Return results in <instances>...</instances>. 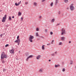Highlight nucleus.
Returning a JSON list of instances; mask_svg holds the SVG:
<instances>
[{
    "label": "nucleus",
    "mask_w": 76,
    "mask_h": 76,
    "mask_svg": "<svg viewBox=\"0 0 76 76\" xmlns=\"http://www.w3.org/2000/svg\"><path fill=\"white\" fill-rule=\"evenodd\" d=\"M19 36H18L17 37V40H16L15 41V42H17V43H18V45H19V43H20V40L19 39Z\"/></svg>",
    "instance_id": "nucleus-1"
},
{
    "label": "nucleus",
    "mask_w": 76,
    "mask_h": 76,
    "mask_svg": "<svg viewBox=\"0 0 76 76\" xmlns=\"http://www.w3.org/2000/svg\"><path fill=\"white\" fill-rule=\"evenodd\" d=\"M34 38V36H32L31 35H30V37H29V41L31 42H32L33 41L32 40Z\"/></svg>",
    "instance_id": "nucleus-2"
},
{
    "label": "nucleus",
    "mask_w": 76,
    "mask_h": 76,
    "mask_svg": "<svg viewBox=\"0 0 76 76\" xmlns=\"http://www.w3.org/2000/svg\"><path fill=\"white\" fill-rule=\"evenodd\" d=\"M62 33H61V35H63V34H65V32H66V30H65V29L64 28H62L61 29Z\"/></svg>",
    "instance_id": "nucleus-3"
},
{
    "label": "nucleus",
    "mask_w": 76,
    "mask_h": 76,
    "mask_svg": "<svg viewBox=\"0 0 76 76\" xmlns=\"http://www.w3.org/2000/svg\"><path fill=\"white\" fill-rule=\"evenodd\" d=\"M74 8H75V7H74V6H73V4H72L70 6L71 10H72V11H73V10H74Z\"/></svg>",
    "instance_id": "nucleus-4"
},
{
    "label": "nucleus",
    "mask_w": 76,
    "mask_h": 76,
    "mask_svg": "<svg viewBox=\"0 0 76 76\" xmlns=\"http://www.w3.org/2000/svg\"><path fill=\"white\" fill-rule=\"evenodd\" d=\"M4 55V52H2L1 55V59H3V56Z\"/></svg>",
    "instance_id": "nucleus-5"
},
{
    "label": "nucleus",
    "mask_w": 76,
    "mask_h": 76,
    "mask_svg": "<svg viewBox=\"0 0 76 76\" xmlns=\"http://www.w3.org/2000/svg\"><path fill=\"white\" fill-rule=\"evenodd\" d=\"M10 53H11V54H14V50H13V49H12V50H10Z\"/></svg>",
    "instance_id": "nucleus-6"
},
{
    "label": "nucleus",
    "mask_w": 76,
    "mask_h": 76,
    "mask_svg": "<svg viewBox=\"0 0 76 76\" xmlns=\"http://www.w3.org/2000/svg\"><path fill=\"white\" fill-rule=\"evenodd\" d=\"M41 58V55H38L37 57V59L39 60Z\"/></svg>",
    "instance_id": "nucleus-7"
},
{
    "label": "nucleus",
    "mask_w": 76,
    "mask_h": 76,
    "mask_svg": "<svg viewBox=\"0 0 76 76\" xmlns=\"http://www.w3.org/2000/svg\"><path fill=\"white\" fill-rule=\"evenodd\" d=\"M5 21H6V19H4V17L3 18V19L2 20V22H5Z\"/></svg>",
    "instance_id": "nucleus-8"
},
{
    "label": "nucleus",
    "mask_w": 76,
    "mask_h": 76,
    "mask_svg": "<svg viewBox=\"0 0 76 76\" xmlns=\"http://www.w3.org/2000/svg\"><path fill=\"white\" fill-rule=\"evenodd\" d=\"M3 59L4 58H7V56H6V55L5 54L4 55H3Z\"/></svg>",
    "instance_id": "nucleus-9"
},
{
    "label": "nucleus",
    "mask_w": 76,
    "mask_h": 76,
    "mask_svg": "<svg viewBox=\"0 0 76 76\" xmlns=\"http://www.w3.org/2000/svg\"><path fill=\"white\" fill-rule=\"evenodd\" d=\"M60 65L59 64H57V65H55V67L56 68L58 67H60Z\"/></svg>",
    "instance_id": "nucleus-10"
},
{
    "label": "nucleus",
    "mask_w": 76,
    "mask_h": 76,
    "mask_svg": "<svg viewBox=\"0 0 76 76\" xmlns=\"http://www.w3.org/2000/svg\"><path fill=\"white\" fill-rule=\"evenodd\" d=\"M58 0H56V2L55 4V5H57V3H58Z\"/></svg>",
    "instance_id": "nucleus-11"
},
{
    "label": "nucleus",
    "mask_w": 76,
    "mask_h": 76,
    "mask_svg": "<svg viewBox=\"0 0 76 76\" xmlns=\"http://www.w3.org/2000/svg\"><path fill=\"white\" fill-rule=\"evenodd\" d=\"M44 47H45V45H43L42 46V50H45V48H44Z\"/></svg>",
    "instance_id": "nucleus-12"
},
{
    "label": "nucleus",
    "mask_w": 76,
    "mask_h": 76,
    "mask_svg": "<svg viewBox=\"0 0 76 76\" xmlns=\"http://www.w3.org/2000/svg\"><path fill=\"white\" fill-rule=\"evenodd\" d=\"M8 19L9 20H12V18H11V17H10V16H9V17Z\"/></svg>",
    "instance_id": "nucleus-13"
},
{
    "label": "nucleus",
    "mask_w": 76,
    "mask_h": 76,
    "mask_svg": "<svg viewBox=\"0 0 76 76\" xmlns=\"http://www.w3.org/2000/svg\"><path fill=\"white\" fill-rule=\"evenodd\" d=\"M64 37H61V40H62V41H64Z\"/></svg>",
    "instance_id": "nucleus-14"
},
{
    "label": "nucleus",
    "mask_w": 76,
    "mask_h": 76,
    "mask_svg": "<svg viewBox=\"0 0 76 76\" xmlns=\"http://www.w3.org/2000/svg\"><path fill=\"white\" fill-rule=\"evenodd\" d=\"M18 15L19 16H20V15H22V13H21L20 12H19L18 13Z\"/></svg>",
    "instance_id": "nucleus-15"
},
{
    "label": "nucleus",
    "mask_w": 76,
    "mask_h": 76,
    "mask_svg": "<svg viewBox=\"0 0 76 76\" xmlns=\"http://www.w3.org/2000/svg\"><path fill=\"white\" fill-rule=\"evenodd\" d=\"M4 18L5 19H6L7 18V15H5L4 17Z\"/></svg>",
    "instance_id": "nucleus-16"
},
{
    "label": "nucleus",
    "mask_w": 76,
    "mask_h": 76,
    "mask_svg": "<svg viewBox=\"0 0 76 76\" xmlns=\"http://www.w3.org/2000/svg\"><path fill=\"white\" fill-rule=\"evenodd\" d=\"M36 37H38V36H39V35L38 34V33L37 32L36 34Z\"/></svg>",
    "instance_id": "nucleus-17"
},
{
    "label": "nucleus",
    "mask_w": 76,
    "mask_h": 76,
    "mask_svg": "<svg viewBox=\"0 0 76 76\" xmlns=\"http://www.w3.org/2000/svg\"><path fill=\"white\" fill-rule=\"evenodd\" d=\"M64 1L65 2V3H68V0H64Z\"/></svg>",
    "instance_id": "nucleus-18"
},
{
    "label": "nucleus",
    "mask_w": 76,
    "mask_h": 76,
    "mask_svg": "<svg viewBox=\"0 0 76 76\" xmlns=\"http://www.w3.org/2000/svg\"><path fill=\"white\" fill-rule=\"evenodd\" d=\"M33 57V55H30L29 56V58H32Z\"/></svg>",
    "instance_id": "nucleus-19"
},
{
    "label": "nucleus",
    "mask_w": 76,
    "mask_h": 76,
    "mask_svg": "<svg viewBox=\"0 0 76 76\" xmlns=\"http://www.w3.org/2000/svg\"><path fill=\"white\" fill-rule=\"evenodd\" d=\"M55 21V19H53L52 20H51V22H54Z\"/></svg>",
    "instance_id": "nucleus-20"
},
{
    "label": "nucleus",
    "mask_w": 76,
    "mask_h": 76,
    "mask_svg": "<svg viewBox=\"0 0 76 76\" xmlns=\"http://www.w3.org/2000/svg\"><path fill=\"white\" fill-rule=\"evenodd\" d=\"M34 6H37V2H34Z\"/></svg>",
    "instance_id": "nucleus-21"
},
{
    "label": "nucleus",
    "mask_w": 76,
    "mask_h": 76,
    "mask_svg": "<svg viewBox=\"0 0 76 76\" xmlns=\"http://www.w3.org/2000/svg\"><path fill=\"white\" fill-rule=\"evenodd\" d=\"M53 6V2H52L50 4V6L52 7Z\"/></svg>",
    "instance_id": "nucleus-22"
},
{
    "label": "nucleus",
    "mask_w": 76,
    "mask_h": 76,
    "mask_svg": "<svg viewBox=\"0 0 76 76\" xmlns=\"http://www.w3.org/2000/svg\"><path fill=\"white\" fill-rule=\"evenodd\" d=\"M39 28H36V31H39Z\"/></svg>",
    "instance_id": "nucleus-23"
},
{
    "label": "nucleus",
    "mask_w": 76,
    "mask_h": 76,
    "mask_svg": "<svg viewBox=\"0 0 76 76\" xmlns=\"http://www.w3.org/2000/svg\"><path fill=\"white\" fill-rule=\"evenodd\" d=\"M39 72H42V69H40L39 71Z\"/></svg>",
    "instance_id": "nucleus-24"
},
{
    "label": "nucleus",
    "mask_w": 76,
    "mask_h": 76,
    "mask_svg": "<svg viewBox=\"0 0 76 76\" xmlns=\"http://www.w3.org/2000/svg\"><path fill=\"white\" fill-rule=\"evenodd\" d=\"M50 35H53V32L51 31L50 32Z\"/></svg>",
    "instance_id": "nucleus-25"
},
{
    "label": "nucleus",
    "mask_w": 76,
    "mask_h": 76,
    "mask_svg": "<svg viewBox=\"0 0 76 76\" xmlns=\"http://www.w3.org/2000/svg\"><path fill=\"white\" fill-rule=\"evenodd\" d=\"M55 55V54H54V53H53L52 54H51V56H54Z\"/></svg>",
    "instance_id": "nucleus-26"
},
{
    "label": "nucleus",
    "mask_w": 76,
    "mask_h": 76,
    "mask_svg": "<svg viewBox=\"0 0 76 76\" xmlns=\"http://www.w3.org/2000/svg\"><path fill=\"white\" fill-rule=\"evenodd\" d=\"M8 46H9V45L7 44L5 45V47H8Z\"/></svg>",
    "instance_id": "nucleus-27"
},
{
    "label": "nucleus",
    "mask_w": 76,
    "mask_h": 76,
    "mask_svg": "<svg viewBox=\"0 0 76 76\" xmlns=\"http://www.w3.org/2000/svg\"><path fill=\"white\" fill-rule=\"evenodd\" d=\"M28 60H29V57H28L26 59V61H28Z\"/></svg>",
    "instance_id": "nucleus-28"
},
{
    "label": "nucleus",
    "mask_w": 76,
    "mask_h": 76,
    "mask_svg": "<svg viewBox=\"0 0 76 76\" xmlns=\"http://www.w3.org/2000/svg\"><path fill=\"white\" fill-rule=\"evenodd\" d=\"M20 3H21V1H20V2H19L18 3V5H19V4H20Z\"/></svg>",
    "instance_id": "nucleus-29"
},
{
    "label": "nucleus",
    "mask_w": 76,
    "mask_h": 76,
    "mask_svg": "<svg viewBox=\"0 0 76 76\" xmlns=\"http://www.w3.org/2000/svg\"><path fill=\"white\" fill-rule=\"evenodd\" d=\"M61 44H62V42H60L59 43V45H61Z\"/></svg>",
    "instance_id": "nucleus-30"
},
{
    "label": "nucleus",
    "mask_w": 76,
    "mask_h": 76,
    "mask_svg": "<svg viewBox=\"0 0 76 76\" xmlns=\"http://www.w3.org/2000/svg\"><path fill=\"white\" fill-rule=\"evenodd\" d=\"M15 6H18V4H17V3H15Z\"/></svg>",
    "instance_id": "nucleus-31"
},
{
    "label": "nucleus",
    "mask_w": 76,
    "mask_h": 76,
    "mask_svg": "<svg viewBox=\"0 0 76 76\" xmlns=\"http://www.w3.org/2000/svg\"><path fill=\"white\" fill-rule=\"evenodd\" d=\"M3 72H4L5 71H6V69H3Z\"/></svg>",
    "instance_id": "nucleus-32"
},
{
    "label": "nucleus",
    "mask_w": 76,
    "mask_h": 76,
    "mask_svg": "<svg viewBox=\"0 0 76 76\" xmlns=\"http://www.w3.org/2000/svg\"><path fill=\"white\" fill-rule=\"evenodd\" d=\"M23 19V17H22L21 18V21H22V20Z\"/></svg>",
    "instance_id": "nucleus-33"
},
{
    "label": "nucleus",
    "mask_w": 76,
    "mask_h": 76,
    "mask_svg": "<svg viewBox=\"0 0 76 76\" xmlns=\"http://www.w3.org/2000/svg\"><path fill=\"white\" fill-rule=\"evenodd\" d=\"M2 63H5V61H2Z\"/></svg>",
    "instance_id": "nucleus-34"
},
{
    "label": "nucleus",
    "mask_w": 76,
    "mask_h": 76,
    "mask_svg": "<svg viewBox=\"0 0 76 76\" xmlns=\"http://www.w3.org/2000/svg\"><path fill=\"white\" fill-rule=\"evenodd\" d=\"M58 13L59 14V15H60V14H61V12H60V11H59Z\"/></svg>",
    "instance_id": "nucleus-35"
},
{
    "label": "nucleus",
    "mask_w": 76,
    "mask_h": 76,
    "mask_svg": "<svg viewBox=\"0 0 76 76\" xmlns=\"http://www.w3.org/2000/svg\"><path fill=\"white\" fill-rule=\"evenodd\" d=\"M45 1V0H42V2H44V1Z\"/></svg>",
    "instance_id": "nucleus-36"
},
{
    "label": "nucleus",
    "mask_w": 76,
    "mask_h": 76,
    "mask_svg": "<svg viewBox=\"0 0 76 76\" xmlns=\"http://www.w3.org/2000/svg\"><path fill=\"white\" fill-rule=\"evenodd\" d=\"M62 71H63V72H65V69H63V70H62Z\"/></svg>",
    "instance_id": "nucleus-37"
},
{
    "label": "nucleus",
    "mask_w": 76,
    "mask_h": 76,
    "mask_svg": "<svg viewBox=\"0 0 76 76\" xmlns=\"http://www.w3.org/2000/svg\"><path fill=\"white\" fill-rule=\"evenodd\" d=\"M60 23L59 24L58 23L57 25H56V26H58V25H60Z\"/></svg>",
    "instance_id": "nucleus-38"
},
{
    "label": "nucleus",
    "mask_w": 76,
    "mask_h": 76,
    "mask_svg": "<svg viewBox=\"0 0 76 76\" xmlns=\"http://www.w3.org/2000/svg\"><path fill=\"white\" fill-rule=\"evenodd\" d=\"M28 3L27 2H26V3H25V4H28Z\"/></svg>",
    "instance_id": "nucleus-39"
},
{
    "label": "nucleus",
    "mask_w": 76,
    "mask_h": 76,
    "mask_svg": "<svg viewBox=\"0 0 76 76\" xmlns=\"http://www.w3.org/2000/svg\"><path fill=\"white\" fill-rule=\"evenodd\" d=\"M45 32H47V29H45Z\"/></svg>",
    "instance_id": "nucleus-40"
},
{
    "label": "nucleus",
    "mask_w": 76,
    "mask_h": 76,
    "mask_svg": "<svg viewBox=\"0 0 76 76\" xmlns=\"http://www.w3.org/2000/svg\"><path fill=\"white\" fill-rule=\"evenodd\" d=\"M0 36V37H2V36H3V35H2V34H1Z\"/></svg>",
    "instance_id": "nucleus-41"
},
{
    "label": "nucleus",
    "mask_w": 76,
    "mask_h": 76,
    "mask_svg": "<svg viewBox=\"0 0 76 76\" xmlns=\"http://www.w3.org/2000/svg\"><path fill=\"white\" fill-rule=\"evenodd\" d=\"M41 17H42L41 16H40L39 17V19H41Z\"/></svg>",
    "instance_id": "nucleus-42"
},
{
    "label": "nucleus",
    "mask_w": 76,
    "mask_h": 76,
    "mask_svg": "<svg viewBox=\"0 0 76 76\" xmlns=\"http://www.w3.org/2000/svg\"><path fill=\"white\" fill-rule=\"evenodd\" d=\"M50 45V44H47V45Z\"/></svg>",
    "instance_id": "nucleus-43"
},
{
    "label": "nucleus",
    "mask_w": 76,
    "mask_h": 76,
    "mask_svg": "<svg viewBox=\"0 0 76 76\" xmlns=\"http://www.w3.org/2000/svg\"><path fill=\"white\" fill-rule=\"evenodd\" d=\"M69 43L70 44V43H71V41H69Z\"/></svg>",
    "instance_id": "nucleus-44"
},
{
    "label": "nucleus",
    "mask_w": 76,
    "mask_h": 76,
    "mask_svg": "<svg viewBox=\"0 0 76 76\" xmlns=\"http://www.w3.org/2000/svg\"><path fill=\"white\" fill-rule=\"evenodd\" d=\"M70 64H73V63L72 62H71Z\"/></svg>",
    "instance_id": "nucleus-45"
},
{
    "label": "nucleus",
    "mask_w": 76,
    "mask_h": 76,
    "mask_svg": "<svg viewBox=\"0 0 76 76\" xmlns=\"http://www.w3.org/2000/svg\"><path fill=\"white\" fill-rule=\"evenodd\" d=\"M12 18H15V17H14V16H12Z\"/></svg>",
    "instance_id": "nucleus-46"
},
{
    "label": "nucleus",
    "mask_w": 76,
    "mask_h": 76,
    "mask_svg": "<svg viewBox=\"0 0 76 76\" xmlns=\"http://www.w3.org/2000/svg\"><path fill=\"white\" fill-rule=\"evenodd\" d=\"M49 61H51V60L50 59L49 60Z\"/></svg>",
    "instance_id": "nucleus-47"
},
{
    "label": "nucleus",
    "mask_w": 76,
    "mask_h": 76,
    "mask_svg": "<svg viewBox=\"0 0 76 76\" xmlns=\"http://www.w3.org/2000/svg\"><path fill=\"white\" fill-rule=\"evenodd\" d=\"M52 42H54V40H53Z\"/></svg>",
    "instance_id": "nucleus-48"
},
{
    "label": "nucleus",
    "mask_w": 76,
    "mask_h": 76,
    "mask_svg": "<svg viewBox=\"0 0 76 76\" xmlns=\"http://www.w3.org/2000/svg\"><path fill=\"white\" fill-rule=\"evenodd\" d=\"M57 53V52H55V54H56V53Z\"/></svg>",
    "instance_id": "nucleus-49"
},
{
    "label": "nucleus",
    "mask_w": 76,
    "mask_h": 76,
    "mask_svg": "<svg viewBox=\"0 0 76 76\" xmlns=\"http://www.w3.org/2000/svg\"><path fill=\"white\" fill-rule=\"evenodd\" d=\"M51 44H53V42H52Z\"/></svg>",
    "instance_id": "nucleus-50"
},
{
    "label": "nucleus",
    "mask_w": 76,
    "mask_h": 76,
    "mask_svg": "<svg viewBox=\"0 0 76 76\" xmlns=\"http://www.w3.org/2000/svg\"><path fill=\"white\" fill-rule=\"evenodd\" d=\"M75 69H76V66H75Z\"/></svg>",
    "instance_id": "nucleus-51"
},
{
    "label": "nucleus",
    "mask_w": 76,
    "mask_h": 76,
    "mask_svg": "<svg viewBox=\"0 0 76 76\" xmlns=\"http://www.w3.org/2000/svg\"><path fill=\"white\" fill-rule=\"evenodd\" d=\"M6 26H7V25H6Z\"/></svg>",
    "instance_id": "nucleus-52"
}]
</instances>
